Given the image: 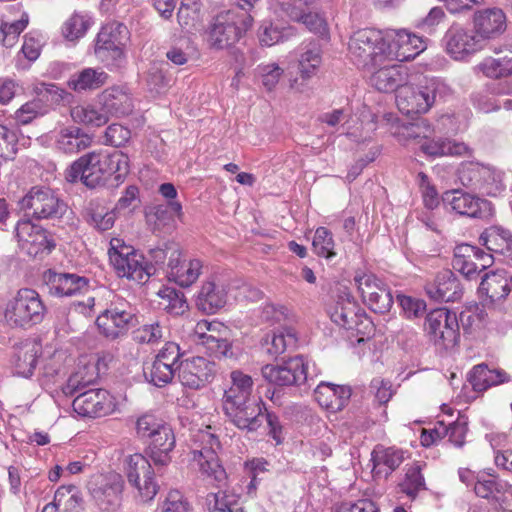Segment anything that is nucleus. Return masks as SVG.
<instances>
[{
  "label": "nucleus",
  "mask_w": 512,
  "mask_h": 512,
  "mask_svg": "<svg viewBox=\"0 0 512 512\" xmlns=\"http://www.w3.org/2000/svg\"><path fill=\"white\" fill-rule=\"evenodd\" d=\"M73 410L82 417L97 418L112 413L114 398L105 389H89L80 392L72 403Z\"/></svg>",
  "instance_id": "a211bd4d"
},
{
  "label": "nucleus",
  "mask_w": 512,
  "mask_h": 512,
  "mask_svg": "<svg viewBox=\"0 0 512 512\" xmlns=\"http://www.w3.org/2000/svg\"><path fill=\"white\" fill-rule=\"evenodd\" d=\"M231 385L224 391L222 409L229 423L247 433L264 423L265 403L252 396L253 380L239 370L230 373Z\"/></svg>",
  "instance_id": "f03ea898"
},
{
  "label": "nucleus",
  "mask_w": 512,
  "mask_h": 512,
  "mask_svg": "<svg viewBox=\"0 0 512 512\" xmlns=\"http://www.w3.org/2000/svg\"><path fill=\"white\" fill-rule=\"evenodd\" d=\"M166 330L160 321H153L139 327L134 332V340L140 344H156L164 337Z\"/></svg>",
  "instance_id": "4d7b16f0"
},
{
  "label": "nucleus",
  "mask_w": 512,
  "mask_h": 512,
  "mask_svg": "<svg viewBox=\"0 0 512 512\" xmlns=\"http://www.w3.org/2000/svg\"><path fill=\"white\" fill-rule=\"evenodd\" d=\"M45 312L46 307L38 292L22 288L7 303L4 317L11 326L27 328L40 323Z\"/></svg>",
  "instance_id": "0eeeda50"
},
{
  "label": "nucleus",
  "mask_w": 512,
  "mask_h": 512,
  "mask_svg": "<svg viewBox=\"0 0 512 512\" xmlns=\"http://www.w3.org/2000/svg\"><path fill=\"white\" fill-rule=\"evenodd\" d=\"M479 239L489 251L506 256L512 264V232L509 229L491 226L482 232Z\"/></svg>",
  "instance_id": "c756f323"
},
{
  "label": "nucleus",
  "mask_w": 512,
  "mask_h": 512,
  "mask_svg": "<svg viewBox=\"0 0 512 512\" xmlns=\"http://www.w3.org/2000/svg\"><path fill=\"white\" fill-rule=\"evenodd\" d=\"M485 177H483L477 191L487 196H497L505 190L503 173L487 166Z\"/></svg>",
  "instance_id": "13d9d810"
},
{
  "label": "nucleus",
  "mask_w": 512,
  "mask_h": 512,
  "mask_svg": "<svg viewBox=\"0 0 512 512\" xmlns=\"http://www.w3.org/2000/svg\"><path fill=\"white\" fill-rule=\"evenodd\" d=\"M420 150L429 157L462 156L468 153V146L463 142L447 138L425 139L420 143Z\"/></svg>",
  "instance_id": "72a5a7b5"
},
{
  "label": "nucleus",
  "mask_w": 512,
  "mask_h": 512,
  "mask_svg": "<svg viewBox=\"0 0 512 512\" xmlns=\"http://www.w3.org/2000/svg\"><path fill=\"white\" fill-rule=\"evenodd\" d=\"M70 114L74 122L92 127L103 126L109 120L104 106L96 108L91 105H78L71 109Z\"/></svg>",
  "instance_id": "c03bdc74"
},
{
  "label": "nucleus",
  "mask_w": 512,
  "mask_h": 512,
  "mask_svg": "<svg viewBox=\"0 0 512 512\" xmlns=\"http://www.w3.org/2000/svg\"><path fill=\"white\" fill-rule=\"evenodd\" d=\"M487 166L479 163H467L459 171L461 183L472 190H477L483 177H485Z\"/></svg>",
  "instance_id": "bf43d9fd"
},
{
  "label": "nucleus",
  "mask_w": 512,
  "mask_h": 512,
  "mask_svg": "<svg viewBox=\"0 0 512 512\" xmlns=\"http://www.w3.org/2000/svg\"><path fill=\"white\" fill-rule=\"evenodd\" d=\"M107 73L101 69L85 68L71 76L68 86L76 92L96 90L105 85Z\"/></svg>",
  "instance_id": "58836bf2"
},
{
  "label": "nucleus",
  "mask_w": 512,
  "mask_h": 512,
  "mask_svg": "<svg viewBox=\"0 0 512 512\" xmlns=\"http://www.w3.org/2000/svg\"><path fill=\"white\" fill-rule=\"evenodd\" d=\"M204 346L215 357L218 358H236L232 343L226 335L209 334L205 337Z\"/></svg>",
  "instance_id": "6e6d98bb"
},
{
  "label": "nucleus",
  "mask_w": 512,
  "mask_h": 512,
  "mask_svg": "<svg viewBox=\"0 0 512 512\" xmlns=\"http://www.w3.org/2000/svg\"><path fill=\"white\" fill-rule=\"evenodd\" d=\"M401 492L405 493L410 499H415L420 491L426 490L425 479L421 474V466L413 464L408 467L404 480L399 484Z\"/></svg>",
  "instance_id": "8fccbe9b"
},
{
  "label": "nucleus",
  "mask_w": 512,
  "mask_h": 512,
  "mask_svg": "<svg viewBox=\"0 0 512 512\" xmlns=\"http://www.w3.org/2000/svg\"><path fill=\"white\" fill-rule=\"evenodd\" d=\"M47 113V107L42 105L41 100L34 97L15 111L14 119L17 125H28L35 119L43 117Z\"/></svg>",
  "instance_id": "864d4df0"
},
{
  "label": "nucleus",
  "mask_w": 512,
  "mask_h": 512,
  "mask_svg": "<svg viewBox=\"0 0 512 512\" xmlns=\"http://www.w3.org/2000/svg\"><path fill=\"white\" fill-rule=\"evenodd\" d=\"M428 297L437 302H455L461 299L463 288L451 270H442L425 284Z\"/></svg>",
  "instance_id": "4be33fe9"
},
{
  "label": "nucleus",
  "mask_w": 512,
  "mask_h": 512,
  "mask_svg": "<svg viewBox=\"0 0 512 512\" xmlns=\"http://www.w3.org/2000/svg\"><path fill=\"white\" fill-rule=\"evenodd\" d=\"M38 348L35 345H24L14 355V367L18 375L29 377L33 374L38 357Z\"/></svg>",
  "instance_id": "de8ad7c7"
},
{
  "label": "nucleus",
  "mask_w": 512,
  "mask_h": 512,
  "mask_svg": "<svg viewBox=\"0 0 512 512\" xmlns=\"http://www.w3.org/2000/svg\"><path fill=\"white\" fill-rule=\"evenodd\" d=\"M474 32L481 40L495 39L506 30V16L499 8H487L474 13Z\"/></svg>",
  "instance_id": "5701e85b"
},
{
  "label": "nucleus",
  "mask_w": 512,
  "mask_h": 512,
  "mask_svg": "<svg viewBox=\"0 0 512 512\" xmlns=\"http://www.w3.org/2000/svg\"><path fill=\"white\" fill-rule=\"evenodd\" d=\"M478 69L488 78L499 79L512 74V55L496 53V56L484 58Z\"/></svg>",
  "instance_id": "ea45409f"
},
{
  "label": "nucleus",
  "mask_w": 512,
  "mask_h": 512,
  "mask_svg": "<svg viewBox=\"0 0 512 512\" xmlns=\"http://www.w3.org/2000/svg\"><path fill=\"white\" fill-rule=\"evenodd\" d=\"M475 253H477L476 246L466 243L458 245L454 249L452 266L467 280L476 279L482 271L480 266L473 260Z\"/></svg>",
  "instance_id": "f704fd0d"
},
{
  "label": "nucleus",
  "mask_w": 512,
  "mask_h": 512,
  "mask_svg": "<svg viewBox=\"0 0 512 512\" xmlns=\"http://www.w3.org/2000/svg\"><path fill=\"white\" fill-rule=\"evenodd\" d=\"M36 98L41 100L42 105L47 107L49 112L50 108L54 104H58L63 100L65 91L60 89L57 85L52 83H41L36 86L35 89Z\"/></svg>",
  "instance_id": "680f3d73"
},
{
  "label": "nucleus",
  "mask_w": 512,
  "mask_h": 512,
  "mask_svg": "<svg viewBox=\"0 0 512 512\" xmlns=\"http://www.w3.org/2000/svg\"><path fill=\"white\" fill-rule=\"evenodd\" d=\"M166 423L154 414L145 413L141 415L135 425L137 436L141 439L151 438Z\"/></svg>",
  "instance_id": "e2e57ef3"
},
{
  "label": "nucleus",
  "mask_w": 512,
  "mask_h": 512,
  "mask_svg": "<svg viewBox=\"0 0 512 512\" xmlns=\"http://www.w3.org/2000/svg\"><path fill=\"white\" fill-rule=\"evenodd\" d=\"M444 435L448 436L449 442L456 447H462L465 443V436L468 431V421L464 416H459L456 421L443 426Z\"/></svg>",
  "instance_id": "338daca9"
},
{
  "label": "nucleus",
  "mask_w": 512,
  "mask_h": 512,
  "mask_svg": "<svg viewBox=\"0 0 512 512\" xmlns=\"http://www.w3.org/2000/svg\"><path fill=\"white\" fill-rule=\"evenodd\" d=\"M182 216V205L178 201H168L166 204H157L151 207L149 217L153 218L157 226H165Z\"/></svg>",
  "instance_id": "603ef678"
},
{
  "label": "nucleus",
  "mask_w": 512,
  "mask_h": 512,
  "mask_svg": "<svg viewBox=\"0 0 512 512\" xmlns=\"http://www.w3.org/2000/svg\"><path fill=\"white\" fill-rule=\"evenodd\" d=\"M123 487L124 481L117 473L95 475L88 483L92 499L103 512H115L119 509Z\"/></svg>",
  "instance_id": "f8f14e48"
},
{
  "label": "nucleus",
  "mask_w": 512,
  "mask_h": 512,
  "mask_svg": "<svg viewBox=\"0 0 512 512\" xmlns=\"http://www.w3.org/2000/svg\"><path fill=\"white\" fill-rule=\"evenodd\" d=\"M312 246L318 256L329 259L336 255L332 233L325 227L316 229Z\"/></svg>",
  "instance_id": "052dcab7"
},
{
  "label": "nucleus",
  "mask_w": 512,
  "mask_h": 512,
  "mask_svg": "<svg viewBox=\"0 0 512 512\" xmlns=\"http://www.w3.org/2000/svg\"><path fill=\"white\" fill-rule=\"evenodd\" d=\"M149 444V456L157 467H163L170 463V452L175 447V435L172 428L165 424L151 438Z\"/></svg>",
  "instance_id": "a878e982"
},
{
  "label": "nucleus",
  "mask_w": 512,
  "mask_h": 512,
  "mask_svg": "<svg viewBox=\"0 0 512 512\" xmlns=\"http://www.w3.org/2000/svg\"><path fill=\"white\" fill-rule=\"evenodd\" d=\"M510 277L505 270L487 272L481 279L479 292L492 302L501 301L512 291Z\"/></svg>",
  "instance_id": "cd10ccee"
},
{
  "label": "nucleus",
  "mask_w": 512,
  "mask_h": 512,
  "mask_svg": "<svg viewBox=\"0 0 512 512\" xmlns=\"http://www.w3.org/2000/svg\"><path fill=\"white\" fill-rule=\"evenodd\" d=\"M82 215L87 224L100 232L111 229L116 220L114 210H107L97 200L90 201Z\"/></svg>",
  "instance_id": "e433bc0d"
},
{
  "label": "nucleus",
  "mask_w": 512,
  "mask_h": 512,
  "mask_svg": "<svg viewBox=\"0 0 512 512\" xmlns=\"http://www.w3.org/2000/svg\"><path fill=\"white\" fill-rule=\"evenodd\" d=\"M239 500L237 494L220 489L207 495L206 504L209 512H247Z\"/></svg>",
  "instance_id": "37998d69"
},
{
  "label": "nucleus",
  "mask_w": 512,
  "mask_h": 512,
  "mask_svg": "<svg viewBox=\"0 0 512 512\" xmlns=\"http://www.w3.org/2000/svg\"><path fill=\"white\" fill-rule=\"evenodd\" d=\"M425 331L430 341L437 347L441 349L454 347L460 338L456 313L446 308L432 310L426 316Z\"/></svg>",
  "instance_id": "9d476101"
},
{
  "label": "nucleus",
  "mask_w": 512,
  "mask_h": 512,
  "mask_svg": "<svg viewBox=\"0 0 512 512\" xmlns=\"http://www.w3.org/2000/svg\"><path fill=\"white\" fill-rule=\"evenodd\" d=\"M387 48L382 34L374 29H361L354 32L348 44L352 60L363 67L381 62Z\"/></svg>",
  "instance_id": "1a4fd4ad"
},
{
  "label": "nucleus",
  "mask_w": 512,
  "mask_h": 512,
  "mask_svg": "<svg viewBox=\"0 0 512 512\" xmlns=\"http://www.w3.org/2000/svg\"><path fill=\"white\" fill-rule=\"evenodd\" d=\"M125 471L128 483L138 492V500L142 503L153 500L158 493L159 485L154 480V470L149 460L142 454L130 455L126 461Z\"/></svg>",
  "instance_id": "ddd939ff"
},
{
  "label": "nucleus",
  "mask_w": 512,
  "mask_h": 512,
  "mask_svg": "<svg viewBox=\"0 0 512 512\" xmlns=\"http://www.w3.org/2000/svg\"><path fill=\"white\" fill-rule=\"evenodd\" d=\"M126 32V26L121 23H113L102 27L97 35L95 55L101 61H107L109 57L116 59L121 56L120 46Z\"/></svg>",
  "instance_id": "b1692460"
},
{
  "label": "nucleus",
  "mask_w": 512,
  "mask_h": 512,
  "mask_svg": "<svg viewBox=\"0 0 512 512\" xmlns=\"http://www.w3.org/2000/svg\"><path fill=\"white\" fill-rule=\"evenodd\" d=\"M407 70L401 65L380 68L370 77V83L380 92L396 91L407 82Z\"/></svg>",
  "instance_id": "c85d7f7f"
},
{
  "label": "nucleus",
  "mask_w": 512,
  "mask_h": 512,
  "mask_svg": "<svg viewBox=\"0 0 512 512\" xmlns=\"http://www.w3.org/2000/svg\"><path fill=\"white\" fill-rule=\"evenodd\" d=\"M108 255L116 274L121 278L140 284L155 273V268L145 261L143 254L120 238L110 240Z\"/></svg>",
  "instance_id": "39448f33"
},
{
  "label": "nucleus",
  "mask_w": 512,
  "mask_h": 512,
  "mask_svg": "<svg viewBox=\"0 0 512 512\" xmlns=\"http://www.w3.org/2000/svg\"><path fill=\"white\" fill-rule=\"evenodd\" d=\"M351 397V389L344 385L321 382L314 390V398L318 404L330 412L341 411Z\"/></svg>",
  "instance_id": "393cba45"
},
{
  "label": "nucleus",
  "mask_w": 512,
  "mask_h": 512,
  "mask_svg": "<svg viewBox=\"0 0 512 512\" xmlns=\"http://www.w3.org/2000/svg\"><path fill=\"white\" fill-rule=\"evenodd\" d=\"M354 281L363 302L375 313L384 314L393 305V296L389 287L373 274H356Z\"/></svg>",
  "instance_id": "4468645a"
},
{
  "label": "nucleus",
  "mask_w": 512,
  "mask_h": 512,
  "mask_svg": "<svg viewBox=\"0 0 512 512\" xmlns=\"http://www.w3.org/2000/svg\"><path fill=\"white\" fill-rule=\"evenodd\" d=\"M209 438L210 447H203L201 450H194L193 460L197 462L201 474L212 485L222 487L226 483L227 474L220 465L218 456L213 445H219L218 439L211 434L203 435Z\"/></svg>",
  "instance_id": "412c9836"
},
{
  "label": "nucleus",
  "mask_w": 512,
  "mask_h": 512,
  "mask_svg": "<svg viewBox=\"0 0 512 512\" xmlns=\"http://www.w3.org/2000/svg\"><path fill=\"white\" fill-rule=\"evenodd\" d=\"M261 373L265 380L276 386L301 385L307 380V364L303 356L297 355L279 365L267 364Z\"/></svg>",
  "instance_id": "f3484780"
},
{
  "label": "nucleus",
  "mask_w": 512,
  "mask_h": 512,
  "mask_svg": "<svg viewBox=\"0 0 512 512\" xmlns=\"http://www.w3.org/2000/svg\"><path fill=\"white\" fill-rule=\"evenodd\" d=\"M331 320L338 326L365 335L372 329V323L365 311L358 305L350 290L345 286L337 288L334 302L328 311Z\"/></svg>",
  "instance_id": "423d86ee"
},
{
  "label": "nucleus",
  "mask_w": 512,
  "mask_h": 512,
  "mask_svg": "<svg viewBox=\"0 0 512 512\" xmlns=\"http://www.w3.org/2000/svg\"><path fill=\"white\" fill-rule=\"evenodd\" d=\"M432 133V128L427 119L419 118L415 122L402 126L401 135L407 140H425ZM421 143V141H419Z\"/></svg>",
  "instance_id": "69168bd1"
},
{
  "label": "nucleus",
  "mask_w": 512,
  "mask_h": 512,
  "mask_svg": "<svg viewBox=\"0 0 512 512\" xmlns=\"http://www.w3.org/2000/svg\"><path fill=\"white\" fill-rule=\"evenodd\" d=\"M195 302L200 311L213 314L225 306L227 290L223 284L206 281L202 284Z\"/></svg>",
  "instance_id": "bb28decb"
},
{
  "label": "nucleus",
  "mask_w": 512,
  "mask_h": 512,
  "mask_svg": "<svg viewBox=\"0 0 512 512\" xmlns=\"http://www.w3.org/2000/svg\"><path fill=\"white\" fill-rule=\"evenodd\" d=\"M253 17L237 8L218 13L210 24L207 42L216 50L229 48L237 43L251 28Z\"/></svg>",
  "instance_id": "7ed1b4c3"
},
{
  "label": "nucleus",
  "mask_w": 512,
  "mask_h": 512,
  "mask_svg": "<svg viewBox=\"0 0 512 512\" xmlns=\"http://www.w3.org/2000/svg\"><path fill=\"white\" fill-rule=\"evenodd\" d=\"M322 43L319 39L305 41L300 46L299 73L303 79L314 76L322 64Z\"/></svg>",
  "instance_id": "7c9ffc66"
},
{
  "label": "nucleus",
  "mask_w": 512,
  "mask_h": 512,
  "mask_svg": "<svg viewBox=\"0 0 512 512\" xmlns=\"http://www.w3.org/2000/svg\"><path fill=\"white\" fill-rule=\"evenodd\" d=\"M443 85L437 79H430L424 86L408 85L406 82L396 93V104L406 115L426 113L441 96Z\"/></svg>",
  "instance_id": "6e6552de"
},
{
  "label": "nucleus",
  "mask_w": 512,
  "mask_h": 512,
  "mask_svg": "<svg viewBox=\"0 0 512 512\" xmlns=\"http://www.w3.org/2000/svg\"><path fill=\"white\" fill-rule=\"evenodd\" d=\"M297 344L296 331L291 327H286L267 334L264 345L266 352L271 356H278L286 351L287 348H294Z\"/></svg>",
  "instance_id": "79ce46f5"
},
{
  "label": "nucleus",
  "mask_w": 512,
  "mask_h": 512,
  "mask_svg": "<svg viewBox=\"0 0 512 512\" xmlns=\"http://www.w3.org/2000/svg\"><path fill=\"white\" fill-rule=\"evenodd\" d=\"M509 381L506 372L491 370L485 364L476 365L469 374V382L476 392H483L491 386Z\"/></svg>",
  "instance_id": "c9c22d12"
},
{
  "label": "nucleus",
  "mask_w": 512,
  "mask_h": 512,
  "mask_svg": "<svg viewBox=\"0 0 512 512\" xmlns=\"http://www.w3.org/2000/svg\"><path fill=\"white\" fill-rule=\"evenodd\" d=\"M129 173V158L121 151L98 150L88 152L75 160L65 171L70 183L80 181L87 188L94 189L109 185L111 179L118 185Z\"/></svg>",
  "instance_id": "f257e3e1"
},
{
  "label": "nucleus",
  "mask_w": 512,
  "mask_h": 512,
  "mask_svg": "<svg viewBox=\"0 0 512 512\" xmlns=\"http://www.w3.org/2000/svg\"><path fill=\"white\" fill-rule=\"evenodd\" d=\"M160 307L172 315H182L188 308L183 292L173 287H163L158 291Z\"/></svg>",
  "instance_id": "49530a36"
},
{
  "label": "nucleus",
  "mask_w": 512,
  "mask_h": 512,
  "mask_svg": "<svg viewBox=\"0 0 512 512\" xmlns=\"http://www.w3.org/2000/svg\"><path fill=\"white\" fill-rule=\"evenodd\" d=\"M442 202L462 216L488 220L494 215V207L490 201L459 189L443 193Z\"/></svg>",
  "instance_id": "2eb2a0df"
},
{
  "label": "nucleus",
  "mask_w": 512,
  "mask_h": 512,
  "mask_svg": "<svg viewBox=\"0 0 512 512\" xmlns=\"http://www.w3.org/2000/svg\"><path fill=\"white\" fill-rule=\"evenodd\" d=\"M58 148L69 154L79 153L92 144V137L76 126L61 129L57 136Z\"/></svg>",
  "instance_id": "473e14b6"
},
{
  "label": "nucleus",
  "mask_w": 512,
  "mask_h": 512,
  "mask_svg": "<svg viewBox=\"0 0 512 512\" xmlns=\"http://www.w3.org/2000/svg\"><path fill=\"white\" fill-rule=\"evenodd\" d=\"M97 378L98 373L96 372L95 365H85L68 378L67 383L62 389L63 393L66 396L80 393L84 388L93 384Z\"/></svg>",
  "instance_id": "a18cd8bd"
},
{
  "label": "nucleus",
  "mask_w": 512,
  "mask_h": 512,
  "mask_svg": "<svg viewBox=\"0 0 512 512\" xmlns=\"http://www.w3.org/2000/svg\"><path fill=\"white\" fill-rule=\"evenodd\" d=\"M136 320L135 313L128 303L111 304L96 319L100 333L111 340L125 335Z\"/></svg>",
  "instance_id": "dca6fc26"
},
{
  "label": "nucleus",
  "mask_w": 512,
  "mask_h": 512,
  "mask_svg": "<svg viewBox=\"0 0 512 512\" xmlns=\"http://www.w3.org/2000/svg\"><path fill=\"white\" fill-rule=\"evenodd\" d=\"M19 205L25 216L36 220H61L72 215L67 203L54 190L43 186L32 187Z\"/></svg>",
  "instance_id": "20e7f679"
},
{
  "label": "nucleus",
  "mask_w": 512,
  "mask_h": 512,
  "mask_svg": "<svg viewBox=\"0 0 512 512\" xmlns=\"http://www.w3.org/2000/svg\"><path fill=\"white\" fill-rule=\"evenodd\" d=\"M202 268L203 263L201 260L191 259L186 262L180 256L171 268L166 270V274L170 281H174L182 287H189L199 278Z\"/></svg>",
  "instance_id": "2f4dec72"
},
{
  "label": "nucleus",
  "mask_w": 512,
  "mask_h": 512,
  "mask_svg": "<svg viewBox=\"0 0 512 512\" xmlns=\"http://www.w3.org/2000/svg\"><path fill=\"white\" fill-rule=\"evenodd\" d=\"M216 373L214 362L204 357H192L180 362L179 380L189 389L198 390L210 383Z\"/></svg>",
  "instance_id": "6ab92c4d"
},
{
  "label": "nucleus",
  "mask_w": 512,
  "mask_h": 512,
  "mask_svg": "<svg viewBox=\"0 0 512 512\" xmlns=\"http://www.w3.org/2000/svg\"><path fill=\"white\" fill-rule=\"evenodd\" d=\"M151 260L161 268L166 265L169 270L176 259L182 256V250L178 243L169 241L163 243L162 246L155 247L149 252Z\"/></svg>",
  "instance_id": "3c124183"
},
{
  "label": "nucleus",
  "mask_w": 512,
  "mask_h": 512,
  "mask_svg": "<svg viewBox=\"0 0 512 512\" xmlns=\"http://www.w3.org/2000/svg\"><path fill=\"white\" fill-rule=\"evenodd\" d=\"M444 43L447 53L456 60H462L482 48V42L476 33L458 24H453L446 31Z\"/></svg>",
  "instance_id": "aec40b11"
},
{
  "label": "nucleus",
  "mask_w": 512,
  "mask_h": 512,
  "mask_svg": "<svg viewBox=\"0 0 512 512\" xmlns=\"http://www.w3.org/2000/svg\"><path fill=\"white\" fill-rule=\"evenodd\" d=\"M474 491L478 497L498 501L503 491V485L492 475H478L474 484Z\"/></svg>",
  "instance_id": "5fc2aeb1"
},
{
  "label": "nucleus",
  "mask_w": 512,
  "mask_h": 512,
  "mask_svg": "<svg viewBox=\"0 0 512 512\" xmlns=\"http://www.w3.org/2000/svg\"><path fill=\"white\" fill-rule=\"evenodd\" d=\"M176 371L177 370L169 366V364L158 362L155 359L149 374L145 373V376L153 385L163 387L172 381Z\"/></svg>",
  "instance_id": "0e129e2a"
},
{
  "label": "nucleus",
  "mask_w": 512,
  "mask_h": 512,
  "mask_svg": "<svg viewBox=\"0 0 512 512\" xmlns=\"http://www.w3.org/2000/svg\"><path fill=\"white\" fill-rule=\"evenodd\" d=\"M16 235L19 240L38 244L42 251L51 252L55 248V243L47 236L46 230L31 224L30 221H19L16 226Z\"/></svg>",
  "instance_id": "a19ab883"
},
{
  "label": "nucleus",
  "mask_w": 512,
  "mask_h": 512,
  "mask_svg": "<svg viewBox=\"0 0 512 512\" xmlns=\"http://www.w3.org/2000/svg\"><path fill=\"white\" fill-rule=\"evenodd\" d=\"M104 108L116 115H128L133 110L130 96L120 88H113L104 93Z\"/></svg>",
  "instance_id": "09e8293b"
},
{
  "label": "nucleus",
  "mask_w": 512,
  "mask_h": 512,
  "mask_svg": "<svg viewBox=\"0 0 512 512\" xmlns=\"http://www.w3.org/2000/svg\"><path fill=\"white\" fill-rule=\"evenodd\" d=\"M88 29V21L81 15H72L63 25L62 33L68 40L82 37Z\"/></svg>",
  "instance_id": "774afa93"
},
{
  "label": "nucleus",
  "mask_w": 512,
  "mask_h": 512,
  "mask_svg": "<svg viewBox=\"0 0 512 512\" xmlns=\"http://www.w3.org/2000/svg\"><path fill=\"white\" fill-rule=\"evenodd\" d=\"M373 473L376 476L384 474L387 477L404 461L403 451L389 448L375 449L372 453Z\"/></svg>",
  "instance_id": "4c0bfd02"
},
{
  "label": "nucleus",
  "mask_w": 512,
  "mask_h": 512,
  "mask_svg": "<svg viewBox=\"0 0 512 512\" xmlns=\"http://www.w3.org/2000/svg\"><path fill=\"white\" fill-rule=\"evenodd\" d=\"M90 279L76 273L57 272L47 269L41 276V290L44 294L54 297H72L88 292Z\"/></svg>",
  "instance_id": "9b49d317"
}]
</instances>
